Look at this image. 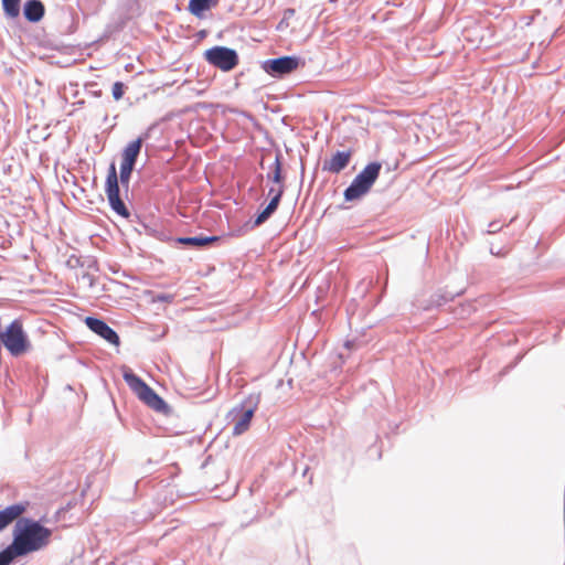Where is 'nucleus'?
Instances as JSON below:
<instances>
[{"label":"nucleus","mask_w":565,"mask_h":565,"mask_svg":"<svg viewBox=\"0 0 565 565\" xmlns=\"http://www.w3.org/2000/svg\"><path fill=\"white\" fill-rule=\"evenodd\" d=\"M29 505L28 501H20L0 510V532L17 521L13 542L1 551L9 564L19 556H24L44 547L52 534L51 530L40 524V522L21 518Z\"/></svg>","instance_id":"obj_1"},{"label":"nucleus","mask_w":565,"mask_h":565,"mask_svg":"<svg viewBox=\"0 0 565 565\" xmlns=\"http://www.w3.org/2000/svg\"><path fill=\"white\" fill-rule=\"evenodd\" d=\"M134 167L120 164L119 175L117 174L116 166L114 162L109 164L106 182L105 193L110 209L120 217L128 220L131 213L122 199L120 198L119 183L127 190Z\"/></svg>","instance_id":"obj_2"},{"label":"nucleus","mask_w":565,"mask_h":565,"mask_svg":"<svg viewBox=\"0 0 565 565\" xmlns=\"http://www.w3.org/2000/svg\"><path fill=\"white\" fill-rule=\"evenodd\" d=\"M122 377L129 388L150 408L166 413L168 405L141 377L136 375L129 367L122 366Z\"/></svg>","instance_id":"obj_3"},{"label":"nucleus","mask_w":565,"mask_h":565,"mask_svg":"<svg viewBox=\"0 0 565 565\" xmlns=\"http://www.w3.org/2000/svg\"><path fill=\"white\" fill-rule=\"evenodd\" d=\"M0 341L12 356H21L32 347L19 319H14L3 331L0 330Z\"/></svg>","instance_id":"obj_4"},{"label":"nucleus","mask_w":565,"mask_h":565,"mask_svg":"<svg viewBox=\"0 0 565 565\" xmlns=\"http://www.w3.org/2000/svg\"><path fill=\"white\" fill-rule=\"evenodd\" d=\"M381 169L382 164L377 161L366 164L344 190L345 201L351 202L366 194L379 178Z\"/></svg>","instance_id":"obj_5"},{"label":"nucleus","mask_w":565,"mask_h":565,"mask_svg":"<svg viewBox=\"0 0 565 565\" xmlns=\"http://www.w3.org/2000/svg\"><path fill=\"white\" fill-rule=\"evenodd\" d=\"M259 401V394H250L230 411L228 417L234 422V436H239L248 430Z\"/></svg>","instance_id":"obj_6"},{"label":"nucleus","mask_w":565,"mask_h":565,"mask_svg":"<svg viewBox=\"0 0 565 565\" xmlns=\"http://www.w3.org/2000/svg\"><path fill=\"white\" fill-rule=\"evenodd\" d=\"M204 57L209 64L220 68L223 72L234 70L239 62L236 50L226 46H213L204 52Z\"/></svg>","instance_id":"obj_7"},{"label":"nucleus","mask_w":565,"mask_h":565,"mask_svg":"<svg viewBox=\"0 0 565 565\" xmlns=\"http://www.w3.org/2000/svg\"><path fill=\"white\" fill-rule=\"evenodd\" d=\"M299 65L300 57L294 55H285L264 61L262 63V68L268 75L280 78L296 71Z\"/></svg>","instance_id":"obj_8"},{"label":"nucleus","mask_w":565,"mask_h":565,"mask_svg":"<svg viewBox=\"0 0 565 565\" xmlns=\"http://www.w3.org/2000/svg\"><path fill=\"white\" fill-rule=\"evenodd\" d=\"M87 328L113 345H119L120 339L117 332L110 328L103 319L96 317H86Z\"/></svg>","instance_id":"obj_9"},{"label":"nucleus","mask_w":565,"mask_h":565,"mask_svg":"<svg viewBox=\"0 0 565 565\" xmlns=\"http://www.w3.org/2000/svg\"><path fill=\"white\" fill-rule=\"evenodd\" d=\"M351 158V150L337 151L331 156L330 159H326L323 161L322 170L333 174H338L349 166Z\"/></svg>","instance_id":"obj_10"},{"label":"nucleus","mask_w":565,"mask_h":565,"mask_svg":"<svg viewBox=\"0 0 565 565\" xmlns=\"http://www.w3.org/2000/svg\"><path fill=\"white\" fill-rule=\"evenodd\" d=\"M149 137L148 132L139 136L134 141L129 142L121 152V163L126 166H136L137 159L140 154L143 141Z\"/></svg>","instance_id":"obj_11"},{"label":"nucleus","mask_w":565,"mask_h":565,"mask_svg":"<svg viewBox=\"0 0 565 565\" xmlns=\"http://www.w3.org/2000/svg\"><path fill=\"white\" fill-rule=\"evenodd\" d=\"M45 13L44 4L40 0H28L23 6L24 18L32 23L39 22Z\"/></svg>","instance_id":"obj_12"},{"label":"nucleus","mask_w":565,"mask_h":565,"mask_svg":"<svg viewBox=\"0 0 565 565\" xmlns=\"http://www.w3.org/2000/svg\"><path fill=\"white\" fill-rule=\"evenodd\" d=\"M220 238L217 236H204V235H198V236H180L175 238V242L181 245H189L193 247H203L206 245H210L214 242H217Z\"/></svg>","instance_id":"obj_13"},{"label":"nucleus","mask_w":565,"mask_h":565,"mask_svg":"<svg viewBox=\"0 0 565 565\" xmlns=\"http://www.w3.org/2000/svg\"><path fill=\"white\" fill-rule=\"evenodd\" d=\"M217 2V0H190L189 11L198 18H202L203 13L214 8Z\"/></svg>","instance_id":"obj_14"},{"label":"nucleus","mask_w":565,"mask_h":565,"mask_svg":"<svg viewBox=\"0 0 565 565\" xmlns=\"http://www.w3.org/2000/svg\"><path fill=\"white\" fill-rule=\"evenodd\" d=\"M460 292L451 294V292H436L430 297L428 302L423 306L422 308L424 310H431L433 308L440 307L448 301H451L456 296H458Z\"/></svg>","instance_id":"obj_15"},{"label":"nucleus","mask_w":565,"mask_h":565,"mask_svg":"<svg viewBox=\"0 0 565 565\" xmlns=\"http://www.w3.org/2000/svg\"><path fill=\"white\" fill-rule=\"evenodd\" d=\"M267 180L273 181L279 185L284 184L285 178L281 171V153L277 152L275 156L274 163L271 166V172L267 173Z\"/></svg>","instance_id":"obj_16"},{"label":"nucleus","mask_w":565,"mask_h":565,"mask_svg":"<svg viewBox=\"0 0 565 565\" xmlns=\"http://www.w3.org/2000/svg\"><path fill=\"white\" fill-rule=\"evenodd\" d=\"M278 209L277 201L270 200L266 207L260 211L254 220V226L264 224Z\"/></svg>","instance_id":"obj_17"},{"label":"nucleus","mask_w":565,"mask_h":565,"mask_svg":"<svg viewBox=\"0 0 565 565\" xmlns=\"http://www.w3.org/2000/svg\"><path fill=\"white\" fill-rule=\"evenodd\" d=\"M2 8L10 18H17L20 13V0H2Z\"/></svg>","instance_id":"obj_18"},{"label":"nucleus","mask_w":565,"mask_h":565,"mask_svg":"<svg viewBox=\"0 0 565 565\" xmlns=\"http://www.w3.org/2000/svg\"><path fill=\"white\" fill-rule=\"evenodd\" d=\"M284 191H285V185L284 184H281V185L278 184L277 188L270 186L268 189V196L270 198V200H275L276 199L277 205H279L280 200L282 198V194H284Z\"/></svg>","instance_id":"obj_19"},{"label":"nucleus","mask_w":565,"mask_h":565,"mask_svg":"<svg viewBox=\"0 0 565 565\" xmlns=\"http://www.w3.org/2000/svg\"><path fill=\"white\" fill-rule=\"evenodd\" d=\"M125 93V85L121 82H116L113 85L111 94L115 100H119Z\"/></svg>","instance_id":"obj_20"},{"label":"nucleus","mask_w":565,"mask_h":565,"mask_svg":"<svg viewBox=\"0 0 565 565\" xmlns=\"http://www.w3.org/2000/svg\"><path fill=\"white\" fill-rule=\"evenodd\" d=\"M174 299V296L171 294H158L152 298L153 302L160 301V302H172Z\"/></svg>","instance_id":"obj_21"},{"label":"nucleus","mask_w":565,"mask_h":565,"mask_svg":"<svg viewBox=\"0 0 565 565\" xmlns=\"http://www.w3.org/2000/svg\"><path fill=\"white\" fill-rule=\"evenodd\" d=\"M500 230H501V225L498 222H491L488 225L487 232L491 234V233H497Z\"/></svg>","instance_id":"obj_22"},{"label":"nucleus","mask_w":565,"mask_h":565,"mask_svg":"<svg viewBox=\"0 0 565 565\" xmlns=\"http://www.w3.org/2000/svg\"><path fill=\"white\" fill-rule=\"evenodd\" d=\"M0 565H10L6 559L4 555L2 554V552H0Z\"/></svg>","instance_id":"obj_23"},{"label":"nucleus","mask_w":565,"mask_h":565,"mask_svg":"<svg viewBox=\"0 0 565 565\" xmlns=\"http://www.w3.org/2000/svg\"><path fill=\"white\" fill-rule=\"evenodd\" d=\"M352 344H353V343H352V342H350V341H347V342H345V347H347L348 349H350V348L352 347Z\"/></svg>","instance_id":"obj_24"}]
</instances>
